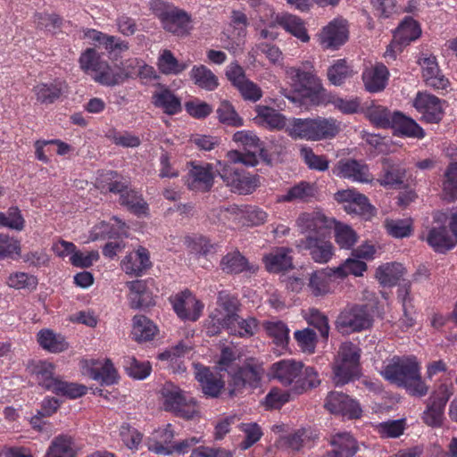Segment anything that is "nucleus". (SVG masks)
<instances>
[{
  "mask_svg": "<svg viewBox=\"0 0 457 457\" xmlns=\"http://www.w3.org/2000/svg\"><path fill=\"white\" fill-rule=\"evenodd\" d=\"M6 284L8 287L14 289L34 291L37 287L38 280L34 275L17 271L8 276Z\"/></svg>",
  "mask_w": 457,
  "mask_h": 457,
  "instance_id": "nucleus-49",
  "label": "nucleus"
},
{
  "mask_svg": "<svg viewBox=\"0 0 457 457\" xmlns=\"http://www.w3.org/2000/svg\"><path fill=\"white\" fill-rule=\"evenodd\" d=\"M443 193L448 201L457 199V162H451L445 172Z\"/></svg>",
  "mask_w": 457,
  "mask_h": 457,
  "instance_id": "nucleus-53",
  "label": "nucleus"
},
{
  "mask_svg": "<svg viewBox=\"0 0 457 457\" xmlns=\"http://www.w3.org/2000/svg\"><path fill=\"white\" fill-rule=\"evenodd\" d=\"M334 173L362 183L370 181V177L368 167L353 159L339 161L334 169Z\"/></svg>",
  "mask_w": 457,
  "mask_h": 457,
  "instance_id": "nucleus-20",
  "label": "nucleus"
},
{
  "mask_svg": "<svg viewBox=\"0 0 457 457\" xmlns=\"http://www.w3.org/2000/svg\"><path fill=\"white\" fill-rule=\"evenodd\" d=\"M151 266L148 251L140 247L135 253L128 254L121 262L123 270L129 275L141 276Z\"/></svg>",
  "mask_w": 457,
  "mask_h": 457,
  "instance_id": "nucleus-25",
  "label": "nucleus"
},
{
  "mask_svg": "<svg viewBox=\"0 0 457 457\" xmlns=\"http://www.w3.org/2000/svg\"><path fill=\"white\" fill-rule=\"evenodd\" d=\"M49 391L55 395L73 399L86 395L87 387L83 385L67 382L57 378Z\"/></svg>",
  "mask_w": 457,
  "mask_h": 457,
  "instance_id": "nucleus-45",
  "label": "nucleus"
},
{
  "mask_svg": "<svg viewBox=\"0 0 457 457\" xmlns=\"http://www.w3.org/2000/svg\"><path fill=\"white\" fill-rule=\"evenodd\" d=\"M414 106L422 113L427 122L437 123L443 118V109L439 98L430 94H418Z\"/></svg>",
  "mask_w": 457,
  "mask_h": 457,
  "instance_id": "nucleus-16",
  "label": "nucleus"
},
{
  "mask_svg": "<svg viewBox=\"0 0 457 457\" xmlns=\"http://www.w3.org/2000/svg\"><path fill=\"white\" fill-rule=\"evenodd\" d=\"M287 74L292 81L295 93L303 99L309 100L313 104H320L324 95L320 79L313 73L310 62L303 63L302 67H290Z\"/></svg>",
  "mask_w": 457,
  "mask_h": 457,
  "instance_id": "nucleus-4",
  "label": "nucleus"
},
{
  "mask_svg": "<svg viewBox=\"0 0 457 457\" xmlns=\"http://www.w3.org/2000/svg\"><path fill=\"white\" fill-rule=\"evenodd\" d=\"M37 342L42 348L51 353H61L68 348L64 337L51 329L40 330L37 333Z\"/></svg>",
  "mask_w": 457,
  "mask_h": 457,
  "instance_id": "nucleus-34",
  "label": "nucleus"
},
{
  "mask_svg": "<svg viewBox=\"0 0 457 457\" xmlns=\"http://www.w3.org/2000/svg\"><path fill=\"white\" fill-rule=\"evenodd\" d=\"M194 369L195 377L199 382L203 393L207 396L218 397L225 386L222 376L213 373L210 368L200 363H195Z\"/></svg>",
  "mask_w": 457,
  "mask_h": 457,
  "instance_id": "nucleus-13",
  "label": "nucleus"
},
{
  "mask_svg": "<svg viewBox=\"0 0 457 457\" xmlns=\"http://www.w3.org/2000/svg\"><path fill=\"white\" fill-rule=\"evenodd\" d=\"M314 124L313 119H293L287 126V131L295 139L315 141Z\"/></svg>",
  "mask_w": 457,
  "mask_h": 457,
  "instance_id": "nucleus-33",
  "label": "nucleus"
},
{
  "mask_svg": "<svg viewBox=\"0 0 457 457\" xmlns=\"http://www.w3.org/2000/svg\"><path fill=\"white\" fill-rule=\"evenodd\" d=\"M191 180L188 182L189 188L203 192L209 191L213 185L214 172L211 164L198 165L192 163L189 170Z\"/></svg>",
  "mask_w": 457,
  "mask_h": 457,
  "instance_id": "nucleus-24",
  "label": "nucleus"
},
{
  "mask_svg": "<svg viewBox=\"0 0 457 457\" xmlns=\"http://www.w3.org/2000/svg\"><path fill=\"white\" fill-rule=\"evenodd\" d=\"M122 364L128 375L136 379L145 378L149 376L152 370L149 361H139L134 356L124 357Z\"/></svg>",
  "mask_w": 457,
  "mask_h": 457,
  "instance_id": "nucleus-47",
  "label": "nucleus"
},
{
  "mask_svg": "<svg viewBox=\"0 0 457 457\" xmlns=\"http://www.w3.org/2000/svg\"><path fill=\"white\" fill-rule=\"evenodd\" d=\"M338 202L345 203L344 209L348 213H354L364 216L366 219L373 215V207L370 204L368 198L353 190H342L335 195Z\"/></svg>",
  "mask_w": 457,
  "mask_h": 457,
  "instance_id": "nucleus-11",
  "label": "nucleus"
},
{
  "mask_svg": "<svg viewBox=\"0 0 457 457\" xmlns=\"http://www.w3.org/2000/svg\"><path fill=\"white\" fill-rule=\"evenodd\" d=\"M372 324V317L365 304H355L345 308L338 314L335 327L343 334L349 335L369 328Z\"/></svg>",
  "mask_w": 457,
  "mask_h": 457,
  "instance_id": "nucleus-7",
  "label": "nucleus"
},
{
  "mask_svg": "<svg viewBox=\"0 0 457 457\" xmlns=\"http://www.w3.org/2000/svg\"><path fill=\"white\" fill-rule=\"evenodd\" d=\"M158 331L157 327L144 315H135L133 318L132 335L137 342L150 341Z\"/></svg>",
  "mask_w": 457,
  "mask_h": 457,
  "instance_id": "nucleus-30",
  "label": "nucleus"
},
{
  "mask_svg": "<svg viewBox=\"0 0 457 457\" xmlns=\"http://www.w3.org/2000/svg\"><path fill=\"white\" fill-rule=\"evenodd\" d=\"M239 429L245 433V438L240 443V448L246 450L258 442L262 432L257 423H241Z\"/></svg>",
  "mask_w": 457,
  "mask_h": 457,
  "instance_id": "nucleus-59",
  "label": "nucleus"
},
{
  "mask_svg": "<svg viewBox=\"0 0 457 457\" xmlns=\"http://www.w3.org/2000/svg\"><path fill=\"white\" fill-rule=\"evenodd\" d=\"M219 120L228 126L239 127L243 125L242 119L238 116L232 104L228 101L220 103L217 109Z\"/></svg>",
  "mask_w": 457,
  "mask_h": 457,
  "instance_id": "nucleus-58",
  "label": "nucleus"
},
{
  "mask_svg": "<svg viewBox=\"0 0 457 457\" xmlns=\"http://www.w3.org/2000/svg\"><path fill=\"white\" fill-rule=\"evenodd\" d=\"M406 171L398 165L390 164L389 162H385L384 174L378 179L381 186L385 187H400L403 184V179Z\"/></svg>",
  "mask_w": 457,
  "mask_h": 457,
  "instance_id": "nucleus-50",
  "label": "nucleus"
},
{
  "mask_svg": "<svg viewBox=\"0 0 457 457\" xmlns=\"http://www.w3.org/2000/svg\"><path fill=\"white\" fill-rule=\"evenodd\" d=\"M79 64L81 69L90 74L96 82L108 87L119 85L133 76L130 72H113L108 63L101 60L94 48H87L82 53Z\"/></svg>",
  "mask_w": 457,
  "mask_h": 457,
  "instance_id": "nucleus-5",
  "label": "nucleus"
},
{
  "mask_svg": "<svg viewBox=\"0 0 457 457\" xmlns=\"http://www.w3.org/2000/svg\"><path fill=\"white\" fill-rule=\"evenodd\" d=\"M190 77L196 86L208 91H212L219 86L216 75L204 65L194 66Z\"/></svg>",
  "mask_w": 457,
  "mask_h": 457,
  "instance_id": "nucleus-35",
  "label": "nucleus"
},
{
  "mask_svg": "<svg viewBox=\"0 0 457 457\" xmlns=\"http://www.w3.org/2000/svg\"><path fill=\"white\" fill-rule=\"evenodd\" d=\"M229 321L220 312V311H212L205 321L206 333L209 336H216L226 329L228 332Z\"/></svg>",
  "mask_w": 457,
  "mask_h": 457,
  "instance_id": "nucleus-62",
  "label": "nucleus"
},
{
  "mask_svg": "<svg viewBox=\"0 0 457 457\" xmlns=\"http://www.w3.org/2000/svg\"><path fill=\"white\" fill-rule=\"evenodd\" d=\"M324 407L331 413L341 414L350 419H358L361 415L359 403L341 392H330Z\"/></svg>",
  "mask_w": 457,
  "mask_h": 457,
  "instance_id": "nucleus-10",
  "label": "nucleus"
},
{
  "mask_svg": "<svg viewBox=\"0 0 457 457\" xmlns=\"http://www.w3.org/2000/svg\"><path fill=\"white\" fill-rule=\"evenodd\" d=\"M370 121L377 127L392 128L395 122V112L392 114L386 108L375 106L368 110Z\"/></svg>",
  "mask_w": 457,
  "mask_h": 457,
  "instance_id": "nucleus-56",
  "label": "nucleus"
},
{
  "mask_svg": "<svg viewBox=\"0 0 457 457\" xmlns=\"http://www.w3.org/2000/svg\"><path fill=\"white\" fill-rule=\"evenodd\" d=\"M233 140L237 143L242 144L245 150L260 151V155L266 159V154L263 148L261 147L260 139L257 136L249 131H237L233 136Z\"/></svg>",
  "mask_w": 457,
  "mask_h": 457,
  "instance_id": "nucleus-60",
  "label": "nucleus"
},
{
  "mask_svg": "<svg viewBox=\"0 0 457 457\" xmlns=\"http://www.w3.org/2000/svg\"><path fill=\"white\" fill-rule=\"evenodd\" d=\"M316 187L313 184L302 181L299 184L290 187L287 193L281 196L284 202H309L316 195Z\"/></svg>",
  "mask_w": 457,
  "mask_h": 457,
  "instance_id": "nucleus-37",
  "label": "nucleus"
},
{
  "mask_svg": "<svg viewBox=\"0 0 457 457\" xmlns=\"http://www.w3.org/2000/svg\"><path fill=\"white\" fill-rule=\"evenodd\" d=\"M292 250L287 247H276L263 256L267 270L278 273L290 270L294 268Z\"/></svg>",
  "mask_w": 457,
  "mask_h": 457,
  "instance_id": "nucleus-17",
  "label": "nucleus"
},
{
  "mask_svg": "<svg viewBox=\"0 0 457 457\" xmlns=\"http://www.w3.org/2000/svg\"><path fill=\"white\" fill-rule=\"evenodd\" d=\"M127 287L129 289V305L132 309H144L155 304L145 280L129 281L127 282Z\"/></svg>",
  "mask_w": 457,
  "mask_h": 457,
  "instance_id": "nucleus-21",
  "label": "nucleus"
},
{
  "mask_svg": "<svg viewBox=\"0 0 457 457\" xmlns=\"http://www.w3.org/2000/svg\"><path fill=\"white\" fill-rule=\"evenodd\" d=\"M255 120L259 124L266 125L272 129H281L286 126V119L275 109L268 106H257Z\"/></svg>",
  "mask_w": 457,
  "mask_h": 457,
  "instance_id": "nucleus-43",
  "label": "nucleus"
},
{
  "mask_svg": "<svg viewBox=\"0 0 457 457\" xmlns=\"http://www.w3.org/2000/svg\"><path fill=\"white\" fill-rule=\"evenodd\" d=\"M149 7L165 31L180 37L189 35L192 19L185 10L162 0H152Z\"/></svg>",
  "mask_w": 457,
  "mask_h": 457,
  "instance_id": "nucleus-3",
  "label": "nucleus"
},
{
  "mask_svg": "<svg viewBox=\"0 0 457 457\" xmlns=\"http://www.w3.org/2000/svg\"><path fill=\"white\" fill-rule=\"evenodd\" d=\"M46 457H76L72 438L65 435L55 437L52 441Z\"/></svg>",
  "mask_w": 457,
  "mask_h": 457,
  "instance_id": "nucleus-36",
  "label": "nucleus"
},
{
  "mask_svg": "<svg viewBox=\"0 0 457 457\" xmlns=\"http://www.w3.org/2000/svg\"><path fill=\"white\" fill-rule=\"evenodd\" d=\"M152 99L153 104L163 109L168 115H173L181 110L180 100L168 88L154 92Z\"/></svg>",
  "mask_w": 457,
  "mask_h": 457,
  "instance_id": "nucleus-29",
  "label": "nucleus"
},
{
  "mask_svg": "<svg viewBox=\"0 0 457 457\" xmlns=\"http://www.w3.org/2000/svg\"><path fill=\"white\" fill-rule=\"evenodd\" d=\"M267 334L271 337L275 343L279 345L287 344L289 339V329L282 321H266L263 323Z\"/></svg>",
  "mask_w": 457,
  "mask_h": 457,
  "instance_id": "nucleus-55",
  "label": "nucleus"
},
{
  "mask_svg": "<svg viewBox=\"0 0 457 457\" xmlns=\"http://www.w3.org/2000/svg\"><path fill=\"white\" fill-rule=\"evenodd\" d=\"M275 22L302 42L305 43L310 40L304 22L301 18L290 13H282L276 16Z\"/></svg>",
  "mask_w": 457,
  "mask_h": 457,
  "instance_id": "nucleus-26",
  "label": "nucleus"
},
{
  "mask_svg": "<svg viewBox=\"0 0 457 457\" xmlns=\"http://www.w3.org/2000/svg\"><path fill=\"white\" fill-rule=\"evenodd\" d=\"M427 242L436 251L445 253L455 245V239L449 235L446 227L432 228L428 234Z\"/></svg>",
  "mask_w": 457,
  "mask_h": 457,
  "instance_id": "nucleus-27",
  "label": "nucleus"
},
{
  "mask_svg": "<svg viewBox=\"0 0 457 457\" xmlns=\"http://www.w3.org/2000/svg\"><path fill=\"white\" fill-rule=\"evenodd\" d=\"M320 384L317 371L312 367H307L304 372L300 375L298 384L295 386V394H303V392L317 387Z\"/></svg>",
  "mask_w": 457,
  "mask_h": 457,
  "instance_id": "nucleus-61",
  "label": "nucleus"
},
{
  "mask_svg": "<svg viewBox=\"0 0 457 457\" xmlns=\"http://www.w3.org/2000/svg\"><path fill=\"white\" fill-rule=\"evenodd\" d=\"M392 128L410 137L422 138L424 137L423 129L413 120L400 112H395V122Z\"/></svg>",
  "mask_w": 457,
  "mask_h": 457,
  "instance_id": "nucleus-40",
  "label": "nucleus"
},
{
  "mask_svg": "<svg viewBox=\"0 0 457 457\" xmlns=\"http://www.w3.org/2000/svg\"><path fill=\"white\" fill-rule=\"evenodd\" d=\"M30 370L32 374L36 375L39 386L46 390L51 389V386L58 378L54 376V365L50 362H33L30 365Z\"/></svg>",
  "mask_w": 457,
  "mask_h": 457,
  "instance_id": "nucleus-42",
  "label": "nucleus"
},
{
  "mask_svg": "<svg viewBox=\"0 0 457 457\" xmlns=\"http://www.w3.org/2000/svg\"><path fill=\"white\" fill-rule=\"evenodd\" d=\"M332 278H337L335 269H326L312 272L308 284L312 294L315 296L328 294L329 292V282Z\"/></svg>",
  "mask_w": 457,
  "mask_h": 457,
  "instance_id": "nucleus-28",
  "label": "nucleus"
},
{
  "mask_svg": "<svg viewBox=\"0 0 457 457\" xmlns=\"http://www.w3.org/2000/svg\"><path fill=\"white\" fill-rule=\"evenodd\" d=\"M348 37V31L342 21H333L320 33V40L324 48H337Z\"/></svg>",
  "mask_w": 457,
  "mask_h": 457,
  "instance_id": "nucleus-19",
  "label": "nucleus"
},
{
  "mask_svg": "<svg viewBox=\"0 0 457 457\" xmlns=\"http://www.w3.org/2000/svg\"><path fill=\"white\" fill-rule=\"evenodd\" d=\"M386 228L387 233L394 237H406L411 233V221L410 220H386Z\"/></svg>",
  "mask_w": 457,
  "mask_h": 457,
  "instance_id": "nucleus-63",
  "label": "nucleus"
},
{
  "mask_svg": "<svg viewBox=\"0 0 457 457\" xmlns=\"http://www.w3.org/2000/svg\"><path fill=\"white\" fill-rule=\"evenodd\" d=\"M217 304L218 307L214 311H220L227 321L236 320L240 309V303L237 297L221 291L219 293Z\"/></svg>",
  "mask_w": 457,
  "mask_h": 457,
  "instance_id": "nucleus-39",
  "label": "nucleus"
},
{
  "mask_svg": "<svg viewBox=\"0 0 457 457\" xmlns=\"http://www.w3.org/2000/svg\"><path fill=\"white\" fill-rule=\"evenodd\" d=\"M297 225L303 237L297 241L296 247L308 251L316 262H328L333 255V246L324 237V230L330 227L328 218L320 212H304L299 216Z\"/></svg>",
  "mask_w": 457,
  "mask_h": 457,
  "instance_id": "nucleus-1",
  "label": "nucleus"
},
{
  "mask_svg": "<svg viewBox=\"0 0 457 457\" xmlns=\"http://www.w3.org/2000/svg\"><path fill=\"white\" fill-rule=\"evenodd\" d=\"M334 382L337 386H343L352 380L358 374V366L337 360L334 367Z\"/></svg>",
  "mask_w": 457,
  "mask_h": 457,
  "instance_id": "nucleus-51",
  "label": "nucleus"
},
{
  "mask_svg": "<svg viewBox=\"0 0 457 457\" xmlns=\"http://www.w3.org/2000/svg\"><path fill=\"white\" fill-rule=\"evenodd\" d=\"M332 449L325 457H353L359 450L358 442L349 433H338L330 439Z\"/></svg>",
  "mask_w": 457,
  "mask_h": 457,
  "instance_id": "nucleus-18",
  "label": "nucleus"
},
{
  "mask_svg": "<svg viewBox=\"0 0 457 457\" xmlns=\"http://www.w3.org/2000/svg\"><path fill=\"white\" fill-rule=\"evenodd\" d=\"M420 34L419 23L411 17H406L396 28L390 47L395 52H401L403 46L416 40Z\"/></svg>",
  "mask_w": 457,
  "mask_h": 457,
  "instance_id": "nucleus-14",
  "label": "nucleus"
},
{
  "mask_svg": "<svg viewBox=\"0 0 457 457\" xmlns=\"http://www.w3.org/2000/svg\"><path fill=\"white\" fill-rule=\"evenodd\" d=\"M405 273V268L398 262L386 263L379 266L376 271V278L384 287H393Z\"/></svg>",
  "mask_w": 457,
  "mask_h": 457,
  "instance_id": "nucleus-31",
  "label": "nucleus"
},
{
  "mask_svg": "<svg viewBox=\"0 0 457 457\" xmlns=\"http://www.w3.org/2000/svg\"><path fill=\"white\" fill-rule=\"evenodd\" d=\"M350 76L351 71L345 60H338L328 70V78L329 81L336 86L343 84L345 79Z\"/></svg>",
  "mask_w": 457,
  "mask_h": 457,
  "instance_id": "nucleus-64",
  "label": "nucleus"
},
{
  "mask_svg": "<svg viewBox=\"0 0 457 457\" xmlns=\"http://www.w3.org/2000/svg\"><path fill=\"white\" fill-rule=\"evenodd\" d=\"M93 34V40L99 42V44L104 46L110 53H120L129 49V44L126 41L114 36H108L99 31H94Z\"/></svg>",
  "mask_w": 457,
  "mask_h": 457,
  "instance_id": "nucleus-54",
  "label": "nucleus"
},
{
  "mask_svg": "<svg viewBox=\"0 0 457 457\" xmlns=\"http://www.w3.org/2000/svg\"><path fill=\"white\" fill-rule=\"evenodd\" d=\"M313 120L315 141L332 138L340 131L341 123L335 119L319 117Z\"/></svg>",
  "mask_w": 457,
  "mask_h": 457,
  "instance_id": "nucleus-38",
  "label": "nucleus"
},
{
  "mask_svg": "<svg viewBox=\"0 0 457 457\" xmlns=\"http://www.w3.org/2000/svg\"><path fill=\"white\" fill-rule=\"evenodd\" d=\"M21 253V243L7 234L0 233V260H15Z\"/></svg>",
  "mask_w": 457,
  "mask_h": 457,
  "instance_id": "nucleus-52",
  "label": "nucleus"
},
{
  "mask_svg": "<svg viewBox=\"0 0 457 457\" xmlns=\"http://www.w3.org/2000/svg\"><path fill=\"white\" fill-rule=\"evenodd\" d=\"M219 174L227 186L239 194H250L259 185V178L257 176L249 175L244 170H238L228 165H225L222 170H219Z\"/></svg>",
  "mask_w": 457,
  "mask_h": 457,
  "instance_id": "nucleus-8",
  "label": "nucleus"
},
{
  "mask_svg": "<svg viewBox=\"0 0 457 457\" xmlns=\"http://www.w3.org/2000/svg\"><path fill=\"white\" fill-rule=\"evenodd\" d=\"M382 376L393 384L406 388L411 395L422 397L428 386L422 380L420 367L413 359L394 357L385 367Z\"/></svg>",
  "mask_w": 457,
  "mask_h": 457,
  "instance_id": "nucleus-2",
  "label": "nucleus"
},
{
  "mask_svg": "<svg viewBox=\"0 0 457 457\" xmlns=\"http://www.w3.org/2000/svg\"><path fill=\"white\" fill-rule=\"evenodd\" d=\"M159 70L163 74H179L188 67L187 62H179L171 51L165 49L158 59Z\"/></svg>",
  "mask_w": 457,
  "mask_h": 457,
  "instance_id": "nucleus-46",
  "label": "nucleus"
},
{
  "mask_svg": "<svg viewBox=\"0 0 457 457\" xmlns=\"http://www.w3.org/2000/svg\"><path fill=\"white\" fill-rule=\"evenodd\" d=\"M388 71L386 66L377 65L375 68L367 70L362 79L365 88L370 92H378L386 87Z\"/></svg>",
  "mask_w": 457,
  "mask_h": 457,
  "instance_id": "nucleus-32",
  "label": "nucleus"
},
{
  "mask_svg": "<svg viewBox=\"0 0 457 457\" xmlns=\"http://www.w3.org/2000/svg\"><path fill=\"white\" fill-rule=\"evenodd\" d=\"M87 374L95 380H100L103 384L112 385L117 380V372L110 360L104 364L95 363L87 370Z\"/></svg>",
  "mask_w": 457,
  "mask_h": 457,
  "instance_id": "nucleus-41",
  "label": "nucleus"
},
{
  "mask_svg": "<svg viewBox=\"0 0 457 457\" xmlns=\"http://www.w3.org/2000/svg\"><path fill=\"white\" fill-rule=\"evenodd\" d=\"M120 203L135 213H145L147 210V204L141 195L131 189H128L125 194L120 195Z\"/></svg>",
  "mask_w": 457,
  "mask_h": 457,
  "instance_id": "nucleus-57",
  "label": "nucleus"
},
{
  "mask_svg": "<svg viewBox=\"0 0 457 457\" xmlns=\"http://www.w3.org/2000/svg\"><path fill=\"white\" fill-rule=\"evenodd\" d=\"M203 307V303L188 290L177 295L173 303V308L178 316L192 321H195L200 317Z\"/></svg>",
  "mask_w": 457,
  "mask_h": 457,
  "instance_id": "nucleus-15",
  "label": "nucleus"
},
{
  "mask_svg": "<svg viewBox=\"0 0 457 457\" xmlns=\"http://www.w3.org/2000/svg\"><path fill=\"white\" fill-rule=\"evenodd\" d=\"M452 393L448 387L440 392H434L428 400L427 409L423 412L424 422L431 427H438L442 423L444 409Z\"/></svg>",
  "mask_w": 457,
  "mask_h": 457,
  "instance_id": "nucleus-12",
  "label": "nucleus"
},
{
  "mask_svg": "<svg viewBox=\"0 0 457 457\" xmlns=\"http://www.w3.org/2000/svg\"><path fill=\"white\" fill-rule=\"evenodd\" d=\"M303 364L294 360H282L272 364L270 370L272 377L285 386H291L295 393L300 375L303 374Z\"/></svg>",
  "mask_w": 457,
  "mask_h": 457,
  "instance_id": "nucleus-9",
  "label": "nucleus"
},
{
  "mask_svg": "<svg viewBox=\"0 0 457 457\" xmlns=\"http://www.w3.org/2000/svg\"><path fill=\"white\" fill-rule=\"evenodd\" d=\"M33 92L37 102L42 104H50L67 92V85L62 80L55 79L50 83L37 84L34 87Z\"/></svg>",
  "mask_w": 457,
  "mask_h": 457,
  "instance_id": "nucleus-23",
  "label": "nucleus"
},
{
  "mask_svg": "<svg viewBox=\"0 0 457 457\" xmlns=\"http://www.w3.org/2000/svg\"><path fill=\"white\" fill-rule=\"evenodd\" d=\"M419 62L422 68V75L427 86L435 89H445L448 87L449 81L441 74L436 57H424L420 59Z\"/></svg>",
  "mask_w": 457,
  "mask_h": 457,
  "instance_id": "nucleus-22",
  "label": "nucleus"
},
{
  "mask_svg": "<svg viewBox=\"0 0 457 457\" xmlns=\"http://www.w3.org/2000/svg\"><path fill=\"white\" fill-rule=\"evenodd\" d=\"M221 270L226 273H241L251 270L247 260L238 251L227 253L220 261Z\"/></svg>",
  "mask_w": 457,
  "mask_h": 457,
  "instance_id": "nucleus-44",
  "label": "nucleus"
},
{
  "mask_svg": "<svg viewBox=\"0 0 457 457\" xmlns=\"http://www.w3.org/2000/svg\"><path fill=\"white\" fill-rule=\"evenodd\" d=\"M236 320L229 321L228 333L239 337H251L257 329V320L249 317L243 319L237 315Z\"/></svg>",
  "mask_w": 457,
  "mask_h": 457,
  "instance_id": "nucleus-48",
  "label": "nucleus"
},
{
  "mask_svg": "<svg viewBox=\"0 0 457 457\" xmlns=\"http://www.w3.org/2000/svg\"><path fill=\"white\" fill-rule=\"evenodd\" d=\"M163 399V407L167 411H171L177 417L185 420H193L198 415L196 402L186 395L179 386L166 383L161 389Z\"/></svg>",
  "mask_w": 457,
  "mask_h": 457,
  "instance_id": "nucleus-6",
  "label": "nucleus"
}]
</instances>
